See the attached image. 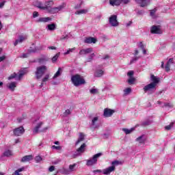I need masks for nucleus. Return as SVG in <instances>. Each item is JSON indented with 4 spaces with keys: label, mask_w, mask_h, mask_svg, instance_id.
Masks as SVG:
<instances>
[{
    "label": "nucleus",
    "mask_w": 175,
    "mask_h": 175,
    "mask_svg": "<svg viewBox=\"0 0 175 175\" xmlns=\"http://www.w3.org/2000/svg\"><path fill=\"white\" fill-rule=\"evenodd\" d=\"M71 81L75 87H79V85H83L85 84V80L81 75L76 74L71 77Z\"/></svg>",
    "instance_id": "nucleus-1"
},
{
    "label": "nucleus",
    "mask_w": 175,
    "mask_h": 175,
    "mask_svg": "<svg viewBox=\"0 0 175 175\" xmlns=\"http://www.w3.org/2000/svg\"><path fill=\"white\" fill-rule=\"evenodd\" d=\"M46 72H47V66H38L35 71L36 79L37 80H40V79L43 77V75H44V73H46Z\"/></svg>",
    "instance_id": "nucleus-2"
},
{
    "label": "nucleus",
    "mask_w": 175,
    "mask_h": 175,
    "mask_svg": "<svg viewBox=\"0 0 175 175\" xmlns=\"http://www.w3.org/2000/svg\"><path fill=\"white\" fill-rule=\"evenodd\" d=\"M102 155L103 154L100 152L94 154L92 159L87 160V166H92V165H96L98 163V158H99V157H102Z\"/></svg>",
    "instance_id": "nucleus-3"
},
{
    "label": "nucleus",
    "mask_w": 175,
    "mask_h": 175,
    "mask_svg": "<svg viewBox=\"0 0 175 175\" xmlns=\"http://www.w3.org/2000/svg\"><path fill=\"white\" fill-rule=\"evenodd\" d=\"M65 3H62L56 8H51V9L48 11V13H51V14H55V13H58V12H61V10L65 8Z\"/></svg>",
    "instance_id": "nucleus-4"
},
{
    "label": "nucleus",
    "mask_w": 175,
    "mask_h": 175,
    "mask_svg": "<svg viewBox=\"0 0 175 175\" xmlns=\"http://www.w3.org/2000/svg\"><path fill=\"white\" fill-rule=\"evenodd\" d=\"M150 33L153 35H159L162 33V30H161V25H153L150 28Z\"/></svg>",
    "instance_id": "nucleus-5"
},
{
    "label": "nucleus",
    "mask_w": 175,
    "mask_h": 175,
    "mask_svg": "<svg viewBox=\"0 0 175 175\" xmlns=\"http://www.w3.org/2000/svg\"><path fill=\"white\" fill-rule=\"evenodd\" d=\"M109 24L111 27H118L119 23L117 21V15H111L109 17Z\"/></svg>",
    "instance_id": "nucleus-6"
},
{
    "label": "nucleus",
    "mask_w": 175,
    "mask_h": 175,
    "mask_svg": "<svg viewBox=\"0 0 175 175\" xmlns=\"http://www.w3.org/2000/svg\"><path fill=\"white\" fill-rule=\"evenodd\" d=\"M24 132H25V130L23 126H20L13 130L14 136H21Z\"/></svg>",
    "instance_id": "nucleus-7"
},
{
    "label": "nucleus",
    "mask_w": 175,
    "mask_h": 175,
    "mask_svg": "<svg viewBox=\"0 0 175 175\" xmlns=\"http://www.w3.org/2000/svg\"><path fill=\"white\" fill-rule=\"evenodd\" d=\"M135 2L140 5L141 8H146V6H148L151 0H135Z\"/></svg>",
    "instance_id": "nucleus-8"
},
{
    "label": "nucleus",
    "mask_w": 175,
    "mask_h": 175,
    "mask_svg": "<svg viewBox=\"0 0 175 175\" xmlns=\"http://www.w3.org/2000/svg\"><path fill=\"white\" fill-rule=\"evenodd\" d=\"M115 111L111 109H109V108H105L104 109V113L103 116L105 118H109V117H111L113 116V114H114Z\"/></svg>",
    "instance_id": "nucleus-9"
},
{
    "label": "nucleus",
    "mask_w": 175,
    "mask_h": 175,
    "mask_svg": "<svg viewBox=\"0 0 175 175\" xmlns=\"http://www.w3.org/2000/svg\"><path fill=\"white\" fill-rule=\"evenodd\" d=\"M157 88V86L154 83H149L144 86V92H147L148 91H152V90H155Z\"/></svg>",
    "instance_id": "nucleus-10"
},
{
    "label": "nucleus",
    "mask_w": 175,
    "mask_h": 175,
    "mask_svg": "<svg viewBox=\"0 0 175 175\" xmlns=\"http://www.w3.org/2000/svg\"><path fill=\"white\" fill-rule=\"evenodd\" d=\"M150 81H152V84H154L157 86L158 85V84H159V81H161V79H159V77H157L155 75L152 74L150 75Z\"/></svg>",
    "instance_id": "nucleus-11"
},
{
    "label": "nucleus",
    "mask_w": 175,
    "mask_h": 175,
    "mask_svg": "<svg viewBox=\"0 0 175 175\" xmlns=\"http://www.w3.org/2000/svg\"><path fill=\"white\" fill-rule=\"evenodd\" d=\"M114 170H116V166L114 165H111L110 167H109L108 168L104 169L103 170V174H110V173H111V172H114Z\"/></svg>",
    "instance_id": "nucleus-12"
},
{
    "label": "nucleus",
    "mask_w": 175,
    "mask_h": 175,
    "mask_svg": "<svg viewBox=\"0 0 175 175\" xmlns=\"http://www.w3.org/2000/svg\"><path fill=\"white\" fill-rule=\"evenodd\" d=\"M44 124V123L43 122H40L36 124V126H35V128L33 130V135H36V133H39V129H40V128H42V126H43Z\"/></svg>",
    "instance_id": "nucleus-13"
},
{
    "label": "nucleus",
    "mask_w": 175,
    "mask_h": 175,
    "mask_svg": "<svg viewBox=\"0 0 175 175\" xmlns=\"http://www.w3.org/2000/svg\"><path fill=\"white\" fill-rule=\"evenodd\" d=\"M53 5H54V2L53 1H48L45 2L44 8H46L45 10L49 12L51 9V6H53Z\"/></svg>",
    "instance_id": "nucleus-14"
},
{
    "label": "nucleus",
    "mask_w": 175,
    "mask_h": 175,
    "mask_svg": "<svg viewBox=\"0 0 175 175\" xmlns=\"http://www.w3.org/2000/svg\"><path fill=\"white\" fill-rule=\"evenodd\" d=\"M84 43H88V44H91V43H96V38L94 37L86 38L84 40Z\"/></svg>",
    "instance_id": "nucleus-15"
},
{
    "label": "nucleus",
    "mask_w": 175,
    "mask_h": 175,
    "mask_svg": "<svg viewBox=\"0 0 175 175\" xmlns=\"http://www.w3.org/2000/svg\"><path fill=\"white\" fill-rule=\"evenodd\" d=\"M32 159H33V156L26 155L21 159V162L22 163L29 162V161H32Z\"/></svg>",
    "instance_id": "nucleus-16"
},
{
    "label": "nucleus",
    "mask_w": 175,
    "mask_h": 175,
    "mask_svg": "<svg viewBox=\"0 0 175 175\" xmlns=\"http://www.w3.org/2000/svg\"><path fill=\"white\" fill-rule=\"evenodd\" d=\"M92 53V48H88L86 49H82L79 51V55H84L85 54H90Z\"/></svg>",
    "instance_id": "nucleus-17"
},
{
    "label": "nucleus",
    "mask_w": 175,
    "mask_h": 175,
    "mask_svg": "<svg viewBox=\"0 0 175 175\" xmlns=\"http://www.w3.org/2000/svg\"><path fill=\"white\" fill-rule=\"evenodd\" d=\"M109 3L111 6H120L121 5V0H110Z\"/></svg>",
    "instance_id": "nucleus-18"
},
{
    "label": "nucleus",
    "mask_w": 175,
    "mask_h": 175,
    "mask_svg": "<svg viewBox=\"0 0 175 175\" xmlns=\"http://www.w3.org/2000/svg\"><path fill=\"white\" fill-rule=\"evenodd\" d=\"M24 40H25V37H24L23 36H20L19 38L14 42V46L18 45V43H21V42H24Z\"/></svg>",
    "instance_id": "nucleus-19"
},
{
    "label": "nucleus",
    "mask_w": 175,
    "mask_h": 175,
    "mask_svg": "<svg viewBox=\"0 0 175 175\" xmlns=\"http://www.w3.org/2000/svg\"><path fill=\"white\" fill-rule=\"evenodd\" d=\"M49 21H51V18L46 17V18H40L38 19V23H49Z\"/></svg>",
    "instance_id": "nucleus-20"
},
{
    "label": "nucleus",
    "mask_w": 175,
    "mask_h": 175,
    "mask_svg": "<svg viewBox=\"0 0 175 175\" xmlns=\"http://www.w3.org/2000/svg\"><path fill=\"white\" fill-rule=\"evenodd\" d=\"M36 6V8H38V9H40L41 10H46V7H44L42 3L40 1H37Z\"/></svg>",
    "instance_id": "nucleus-21"
},
{
    "label": "nucleus",
    "mask_w": 175,
    "mask_h": 175,
    "mask_svg": "<svg viewBox=\"0 0 175 175\" xmlns=\"http://www.w3.org/2000/svg\"><path fill=\"white\" fill-rule=\"evenodd\" d=\"M88 13V10L83 9V10H79L75 12V14H87Z\"/></svg>",
    "instance_id": "nucleus-22"
},
{
    "label": "nucleus",
    "mask_w": 175,
    "mask_h": 175,
    "mask_svg": "<svg viewBox=\"0 0 175 175\" xmlns=\"http://www.w3.org/2000/svg\"><path fill=\"white\" fill-rule=\"evenodd\" d=\"M85 144H83L77 150V152H80V153H83L84 152V151H85Z\"/></svg>",
    "instance_id": "nucleus-23"
},
{
    "label": "nucleus",
    "mask_w": 175,
    "mask_h": 175,
    "mask_svg": "<svg viewBox=\"0 0 175 175\" xmlns=\"http://www.w3.org/2000/svg\"><path fill=\"white\" fill-rule=\"evenodd\" d=\"M61 72H62V69L61 68H59L57 71L53 75V79H57V77H59V76H61Z\"/></svg>",
    "instance_id": "nucleus-24"
},
{
    "label": "nucleus",
    "mask_w": 175,
    "mask_h": 175,
    "mask_svg": "<svg viewBox=\"0 0 175 175\" xmlns=\"http://www.w3.org/2000/svg\"><path fill=\"white\" fill-rule=\"evenodd\" d=\"M25 169V167H22L21 168H18V170H16L13 174L12 175H21V172H24V170Z\"/></svg>",
    "instance_id": "nucleus-25"
},
{
    "label": "nucleus",
    "mask_w": 175,
    "mask_h": 175,
    "mask_svg": "<svg viewBox=\"0 0 175 175\" xmlns=\"http://www.w3.org/2000/svg\"><path fill=\"white\" fill-rule=\"evenodd\" d=\"M103 73H104V72L102 70H97L94 73V76H95V77H102V76H103Z\"/></svg>",
    "instance_id": "nucleus-26"
},
{
    "label": "nucleus",
    "mask_w": 175,
    "mask_h": 175,
    "mask_svg": "<svg viewBox=\"0 0 175 175\" xmlns=\"http://www.w3.org/2000/svg\"><path fill=\"white\" fill-rule=\"evenodd\" d=\"M83 140H84V134H83V133H81L79 134V137L76 142V144L77 145L79 144L81 142H83Z\"/></svg>",
    "instance_id": "nucleus-27"
},
{
    "label": "nucleus",
    "mask_w": 175,
    "mask_h": 175,
    "mask_svg": "<svg viewBox=\"0 0 175 175\" xmlns=\"http://www.w3.org/2000/svg\"><path fill=\"white\" fill-rule=\"evenodd\" d=\"M12 155H13V153L12 152V150H7L3 152L4 157H12Z\"/></svg>",
    "instance_id": "nucleus-28"
},
{
    "label": "nucleus",
    "mask_w": 175,
    "mask_h": 175,
    "mask_svg": "<svg viewBox=\"0 0 175 175\" xmlns=\"http://www.w3.org/2000/svg\"><path fill=\"white\" fill-rule=\"evenodd\" d=\"M16 82H12L11 83H10L8 88L11 90V91H14V89L16 88Z\"/></svg>",
    "instance_id": "nucleus-29"
},
{
    "label": "nucleus",
    "mask_w": 175,
    "mask_h": 175,
    "mask_svg": "<svg viewBox=\"0 0 175 175\" xmlns=\"http://www.w3.org/2000/svg\"><path fill=\"white\" fill-rule=\"evenodd\" d=\"M136 141L139 142V144H144L146 142L144 139H143V135H141L140 137H137L136 139Z\"/></svg>",
    "instance_id": "nucleus-30"
},
{
    "label": "nucleus",
    "mask_w": 175,
    "mask_h": 175,
    "mask_svg": "<svg viewBox=\"0 0 175 175\" xmlns=\"http://www.w3.org/2000/svg\"><path fill=\"white\" fill-rule=\"evenodd\" d=\"M60 53H57L55 56H53L51 59L52 62H57V59L59 57Z\"/></svg>",
    "instance_id": "nucleus-31"
},
{
    "label": "nucleus",
    "mask_w": 175,
    "mask_h": 175,
    "mask_svg": "<svg viewBox=\"0 0 175 175\" xmlns=\"http://www.w3.org/2000/svg\"><path fill=\"white\" fill-rule=\"evenodd\" d=\"M47 27H48V29L49 31H54V29H55V27H56L55 23H52V24L48 25Z\"/></svg>",
    "instance_id": "nucleus-32"
},
{
    "label": "nucleus",
    "mask_w": 175,
    "mask_h": 175,
    "mask_svg": "<svg viewBox=\"0 0 175 175\" xmlns=\"http://www.w3.org/2000/svg\"><path fill=\"white\" fill-rule=\"evenodd\" d=\"M135 129L132 128L131 129H122V130L123 131L124 133H126V135H129L133 131H134Z\"/></svg>",
    "instance_id": "nucleus-33"
},
{
    "label": "nucleus",
    "mask_w": 175,
    "mask_h": 175,
    "mask_svg": "<svg viewBox=\"0 0 175 175\" xmlns=\"http://www.w3.org/2000/svg\"><path fill=\"white\" fill-rule=\"evenodd\" d=\"M135 80L136 79L133 77H130L128 80V83L130 85H132V84H134Z\"/></svg>",
    "instance_id": "nucleus-34"
},
{
    "label": "nucleus",
    "mask_w": 175,
    "mask_h": 175,
    "mask_svg": "<svg viewBox=\"0 0 175 175\" xmlns=\"http://www.w3.org/2000/svg\"><path fill=\"white\" fill-rule=\"evenodd\" d=\"M90 94H92V95H95L96 94H99V91L98 90V89H95V88H92L90 90Z\"/></svg>",
    "instance_id": "nucleus-35"
},
{
    "label": "nucleus",
    "mask_w": 175,
    "mask_h": 175,
    "mask_svg": "<svg viewBox=\"0 0 175 175\" xmlns=\"http://www.w3.org/2000/svg\"><path fill=\"white\" fill-rule=\"evenodd\" d=\"M49 79H50V74H46L42 79V83H46V81H49Z\"/></svg>",
    "instance_id": "nucleus-36"
},
{
    "label": "nucleus",
    "mask_w": 175,
    "mask_h": 175,
    "mask_svg": "<svg viewBox=\"0 0 175 175\" xmlns=\"http://www.w3.org/2000/svg\"><path fill=\"white\" fill-rule=\"evenodd\" d=\"M125 95H129L132 92V89L131 88H127L124 90Z\"/></svg>",
    "instance_id": "nucleus-37"
},
{
    "label": "nucleus",
    "mask_w": 175,
    "mask_h": 175,
    "mask_svg": "<svg viewBox=\"0 0 175 175\" xmlns=\"http://www.w3.org/2000/svg\"><path fill=\"white\" fill-rule=\"evenodd\" d=\"M174 125V122H171L169 125L166 126L165 128L166 131H170V129L173 128Z\"/></svg>",
    "instance_id": "nucleus-38"
},
{
    "label": "nucleus",
    "mask_w": 175,
    "mask_h": 175,
    "mask_svg": "<svg viewBox=\"0 0 175 175\" xmlns=\"http://www.w3.org/2000/svg\"><path fill=\"white\" fill-rule=\"evenodd\" d=\"M75 50H76V48L69 49L66 53H64V55H68V54H70V53H73Z\"/></svg>",
    "instance_id": "nucleus-39"
},
{
    "label": "nucleus",
    "mask_w": 175,
    "mask_h": 175,
    "mask_svg": "<svg viewBox=\"0 0 175 175\" xmlns=\"http://www.w3.org/2000/svg\"><path fill=\"white\" fill-rule=\"evenodd\" d=\"M75 167H76V163L69 165L70 172H75Z\"/></svg>",
    "instance_id": "nucleus-40"
},
{
    "label": "nucleus",
    "mask_w": 175,
    "mask_h": 175,
    "mask_svg": "<svg viewBox=\"0 0 175 175\" xmlns=\"http://www.w3.org/2000/svg\"><path fill=\"white\" fill-rule=\"evenodd\" d=\"M17 77V74L16 72H14L12 75H11L9 77H8V80H12L13 79H16Z\"/></svg>",
    "instance_id": "nucleus-41"
},
{
    "label": "nucleus",
    "mask_w": 175,
    "mask_h": 175,
    "mask_svg": "<svg viewBox=\"0 0 175 175\" xmlns=\"http://www.w3.org/2000/svg\"><path fill=\"white\" fill-rule=\"evenodd\" d=\"M118 165H121V161L116 160L112 162V166H118Z\"/></svg>",
    "instance_id": "nucleus-42"
},
{
    "label": "nucleus",
    "mask_w": 175,
    "mask_h": 175,
    "mask_svg": "<svg viewBox=\"0 0 175 175\" xmlns=\"http://www.w3.org/2000/svg\"><path fill=\"white\" fill-rule=\"evenodd\" d=\"M165 68V72H170V63L167 62Z\"/></svg>",
    "instance_id": "nucleus-43"
},
{
    "label": "nucleus",
    "mask_w": 175,
    "mask_h": 175,
    "mask_svg": "<svg viewBox=\"0 0 175 175\" xmlns=\"http://www.w3.org/2000/svg\"><path fill=\"white\" fill-rule=\"evenodd\" d=\"M35 161L37 163H39V162H41V161H42V157H40V156L36 157Z\"/></svg>",
    "instance_id": "nucleus-44"
},
{
    "label": "nucleus",
    "mask_w": 175,
    "mask_h": 175,
    "mask_svg": "<svg viewBox=\"0 0 175 175\" xmlns=\"http://www.w3.org/2000/svg\"><path fill=\"white\" fill-rule=\"evenodd\" d=\"M137 59H139V57H134L132 60L130 61V65H132V64H133V62H136V61H137Z\"/></svg>",
    "instance_id": "nucleus-45"
},
{
    "label": "nucleus",
    "mask_w": 175,
    "mask_h": 175,
    "mask_svg": "<svg viewBox=\"0 0 175 175\" xmlns=\"http://www.w3.org/2000/svg\"><path fill=\"white\" fill-rule=\"evenodd\" d=\"M121 3H123L124 5H128L129 2H131L130 0H120Z\"/></svg>",
    "instance_id": "nucleus-46"
},
{
    "label": "nucleus",
    "mask_w": 175,
    "mask_h": 175,
    "mask_svg": "<svg viewBox=\"0 0 175 175\" xmlns=\"http://www.w3.org/2000/svg\"><path fill=\"white\" fill-rule=\"evenodd\" d=\"M94 57H95V53H92L88 58V62H90V61H92V58H94Z\"/></svg>",
    "instance_id": "nucleus-47"
},
{
    "label": "nucleus",
    "mask_w": 175,
    "mask_h": 175,
    "mask_svg": "<svg viewBox=\"0 0 175 175\" xmlns=\"http://www.w3.org/2000/svg\"><path fill=\"white\" fill-rule=\"evenodd\" d=\"M96 121H98V117L94 118L93 120H92V125H95V122H96Z\"/></svg>",
    "instance_id": "nucleus-48"
},
{
    "label": "nucleus",
    "mask_w": 175,
    "mask_h": 175,
    "mask_svg": "<svg viewBox=\"0 0 175 175\" xmlns=\"http://www.w3.org/2000/svg\"><path fill=\"white\" fill-rule=\"evenodd\" d=\"M133 71L131 70L127 73V76H129V77H133Z\"/></svg>",
    "instance_id": "nucleus-49"
},
{
    "label": "nucleus",
    "mask_w": 175,
    "mask_h": 175,
    "mask_svg": "<svg viewBox=\"0 0 175 175\" xmlns=\"http://www.w3.org/2000/svg\"><path fill=\"white\" fill-rule=\"evenodd\" d=\"M52 148H53L55 150H61L62 149L61 146H57L55 145L52 146Z\"/></svg>",
    "instance_id": "nucleus-50"
},
{
    "label": "nucleus",
    "mask_w": 175,
    "mask_h": 175,
    "mask_svg": "<svg viewBox=\"0 0 175 175\" xmlns=\"http://www.w3.org/2000/svg\"><path fill=\"white\" fill-rule=\"evenodd\" d=\"M38 16H39V12H33V18H36V17H38Z\"/></svg>",
    "instance_id": "nucleus-51"
},
{
    "label": "nucleus",
    "mask_w": 175,
    "mask_h": 175,
    "mask_svg": "<svg viewBox=\"0 0 175 175\" xmlns=\"http://www.w3.org/2000/svg\"><path fill=\"white\" fill-rule=\"evenodd\" d=\"M49 172H54V170H55V167L54 165H51L49 169Z\"/></svg>",
    "instance_id": "nucleus-52"
},
{
    "label": "nucleus",
    "mask_w": 175,
    "mask_h": 175,
    "mask_svg": "<svg viewBox=\"0 0 175 175\" xmlns=\"http://www.w3.org/2000/svg\"><path fill=\"white\" fill-rule=\"evenodd\" d=\"M139 49H141V50H144V44H143V42H140L139 45Z\"/></svg>",
    "instance_id": "nucleus-53"
},
{
    "label": "nucleus",
    "mask_w": 175,
    "mask_h": 175,
    "mask_svg": "<svg viewBox=\"0 0 175 175\" xmlns=\"http://www.w3.org/2000/svg\"><path fill=\"white\" fill-rule=\"evenodd\" d=\"M29 54L28 53H23L21 58H28Z\"/></svg>",
    "instance_id": "nucleus-54"
},
{
    "label": "nucleus",
    "mask_w": 175,
    "mask_h": 175,
    "mask_svg": "<svg viewBox=\"0 0 175 175\" xmlns=\"http://www.w3.org/2000/svg\"><path fill=\"white\" fill-rule=\"evenodd\" d=\"M24 76V72H21L18 75V80H21V78Z\"/></svg>",
    "instance_id": "nucleus-55"
},
{
    "label": "nucleus",
    "mask_w": 175,
    "mask_h": 175,
    "mask_svg": "<svg viewBox=\"0 0 175 175\" xmlns=\"http://www.w3.org/2000/svg\"><path fill=\"white\" fill-rule=\"evenodd\" d=\"M65 114H66V116H69V114H70V109H66L65 111Z\"/></svg>",
    "instance_id": "nucleus-56"
},
{
    "label": "nucleus",
    "mask_w": 175,
    "mask_h": 175,
    "mask_svg": "<svg viewBox=\"0 0 175 175\" xmlns=\"http://www.w3.org/2000/svg\"><path fill=\"white\" fill-rule=\"evenodd\" d=\"M157 12V10H152L150 11V16H154L155 14V12Z\"/></svg>",
    "instance_id": "nucleus-57"
},
{
    "label": "nucleus",
    "mask_w": 175,
    "mask_h": 175,
    "mask_svg": "<svg viewBox=\"0 0 175 175\" xmlns=\"http://www.w3.org/2000/svg\"><path fill=\"white\" fill-rule=\"evenodd\" d=\"M48 49L49 50H57V47L55 46H49Z\"/></svg>",
    "instance_id": "nucleus-58"
},
{
    "label": "nucleus",
    "mask_w": 175,
    "mask_h": 175,
    "mask_svg": "<svg viewBox=\"0 0 175 175\" xmlns=\"http://www.w3.org/2000/svg\"><path fill=\"white\" fill-rule=\"evenodd\" d=\"M6 58L5 56H1L0 57V62H2V61H4V59Z\"/></svg>",
    "instance_id": "nucleus-59"
},
{
    "label": "nucleus",
    "mask_w": 175,
    "mask_h": 175,
    "mask_svg": "<svg viewBox=\"0 0 175 175\" xmlns=\"http://www.w3.org/2000/svg\"><path fill=\"white\" fill-rule=\"evenodd\" d=\"M93 172L94 173H102V170H94Z\"/></svg>",
    "instance_id": "nucleus-60"
},
{
    "label": "nucleus",
    "mask_w": 175,
    "mask_h": 175,
    "mask_svg": "<svg viewBox=\"0 0 175 175\" xmlns=\"http://www.w3.org/2000/svg\"><path fill=\"white\" fill-rule=\"evenodd\" d=\"M3 6H5V1L0 3V9L1 8H3Z\"/></svg>",
    "instance_id": "nucleus-61"
},
{
    "label": "nucleus",
    "mask_w": 175,
    "mask_h": 175,
    "mask_svg": "<svg viewBox=\"0 0 175 175\" xmlns=\"http://www.w3.org/2000/svg\"><path fill=\"white\" fill-rule=\"evenodd\" d=\"M167 62H169V64H173V58H170Z\"/></svg>",
    "instance_id": "nucleus-62"
},
{
    "label": "nucleus",
    "mask_w": 175,
    "mask_h": 175,
    "mask_svg": "<svg viewBox=\"0 0 175 175\" xmlns=\"http://www.w3.org/2000/svg\"><path fill=\"white\" fill-rule=\"evenodd\" d=\"M14 142H15V144H17L20 143V139H15Z\"/></svg>",
    "instance_id": "nucleus-63"
},
{
    "label": "nucleus",
    "mask_w": 175,
    "mask_h": 175,
    "mask_svg": "<svg viewBox=\"0 0 175 175\" xmlns=\"http://www.w3.org/2000/svg\"><path fill=\"white\" fill-rule=\"evenodd\" d=\"M132 24V21H129L127 24H126V27H130V25Z\"/></svg>",
    "instance_id": "nucleus-64"
}]
</instances>
